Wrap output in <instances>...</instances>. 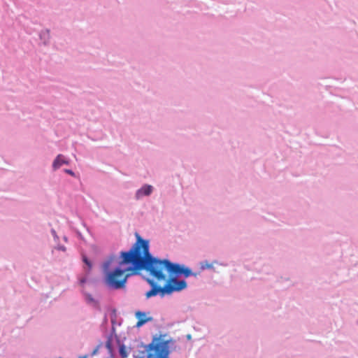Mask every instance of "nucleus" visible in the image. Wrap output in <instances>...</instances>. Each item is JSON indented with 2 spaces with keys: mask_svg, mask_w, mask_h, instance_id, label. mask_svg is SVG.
<instances>
[{
  "mask_svg": "<svg viewBox=\"0 0 358 358\" xmlns=\"http://www.w3.org/2000/svg\"><path fill=\"white\" fill-rule=\"evenodd\" d=\"M39 36L41 40L43 41V43L45 45L47 44L50 38V31L48 29L41 31L39 34Z\"/></svg>",
  "mask_w": 358,
  "mask_h": 358,
  "instance_id": "ddd939ff",
  "label": "nucleus"
},
{
  "mask_svg": "<svg viewBox=\"0 0 358 358\" xmlns=\"http://www.w3.org/2000/svg\"><path fill=\"white\" fill-rule=\"evenodd\" d=\"M64 172L71 176H75V173L71 169H64Z\"/></svg>",
  "mask_w": 358,
  "mask_h": 358,
  "instance_id": "6ab92c4d",
  "label": "nucleus"
},
{
  "mask_svg": "<svg viewBox=\"0 0 358 358\" xmlns=\"http://www.w3.org/2000/svg\"><path fill=\"white\" fill-rule=\"evenodd\" d=\"M144 251L145 253L147 271L150 275L159 281L165 280L166 275L163 273L165 269L169 278H178L179 277L188 278L193 276L195 278L200 273L193 272L192 270L184 264L171 262L170 260L160 259L152 256L150 252V243L144 239Z\"/></svg>",
  "mask_w": 358,
  "mask_h": 358,
  "instance_id": "f03ea898",
  "label": "nucleus"
},
{
  "mask_svg": "<svg viewBox=\"0 0 358 358\" xmlns=\"http://www.w3.org/2000/svg\"><path fill=\"white\" fill-rule=\"evenodd\" d=\"M110 320L112 323V329L110 334L108 336H113V345L114 348V350H115V345L118 347V352L121 357L126 358L127 357V352L126 350V345L123 343L121 340L117 337L116 333H115V325H120V323H117L116 322V310L113 309L112 312L110 314Z\"/></svg>",
  "mask_w": 358,
  "mask_h": 358,
  "instance_id": "423d86ee",
  "label": "nucleus"
},
{
  "mask_svg": "<svg viewBox=\"0 0 358 358\" xmlns=\"http://www.w3.org/2000/svg\"><path fill=\"white\" fill-rule=\"evenodd\" d=\"M136 243L129 250L120 252V260L113 269H110L111 260L103 262L104 282L109 289H123L131 276L139 274L143 270L147 271L144 238L138 233H136Z\"/></svg>",
  "mask_w": 358,
  "mask_h": 358,
  "instance_id": "f257e3e1",
  "label": "nucleus"
},
{
  "mask_svg": "<svg viewBox=\"0 0 358 358\" xmlns=\"http://www.w3.org/2000/svg\"><path fill=\"white\" fill-rule=\"evenodd\" d=\"M76 234H77V236H78V237L79 238L83 239L82 234H81L80 231H78L76 232Z\"/></svg>",
  "mask_w": 358,
  "mask_h": 358,
  "instance_id": "aec40b11",
  "label": "nucleus"
},
{
  "mask_svg": "<svg viewBox=\"0 0 358 358\" xmlns=\"http://www.w3.org/2000/svg\"><path fill=\"white\" fill-rule=\"evenodd\" d=\"M146 281L150 285L151 288L158 285V284L153 279L147 278Z\"/></svg>",
  "mask_w": 358,
  "mask_h": 358,
  "instance_id": "dca6fc26",
  "label": "nucleus"
},
{
  "mask_svg": "<svg viewBox=\"0 0 358 358\" xmlns=\"http://www.w3.org/2000/svg\"><path fill=\"white\" fill-rule=\"evenodd\" d=\"M153 187L150 185L145 184L139 188L135 194V199L137 200L141 199L144 196H150L153 192Z\"/></svg>",
  "mask_w": 358,
  "mask_h": 358,
  "instance_id": "9b49d317",
  "label": "nucleus"
},
{
  "mask_svg": "<svg viewBox=\"0 0 358 358\" xmlns=\"http://www.w3.org/2000/svg\"><path fill=\"white\" fill-rule=\"evenodd\" d=\"M69 162L63 155H58L52 162V169L56 171L59 169L62 165L68 164Z\"/></svg>",
  "mask_w": 358,
  "mask_h": 358,
  "instance_id": "f8f14e48",
  "label": "nucleus"
},
{
  "mask_svg": "<svg viewBox=\"0 0 358 358\" xmlns=\"http://www.w3.org/2000/svg\"><path fill=\"white\" fill-rule=\"evenodd\" d=\"M155 347L154 338L152 343L148 345H144L139 340H134L129 345H126V350L127 355L131 352L134 358H154L152 352H155Z\"/></svg>",
  "mask_w": 358,
  "mask_h": 358,
  "instance_id": "7ed1b4c3",
  "label": "nucleus"
},
{
  "mask_svg": "<svg viewBox=\"0 0 358 358\" xmlns=\"http://www.w3.org/2000/svg\"><path fill=\"white\" fill-rule=\"evenodd\" d=\"M113 341V336H109L107 338L105 345L100 342L90 354L80 355L78 358H114L115 350Z\"/></svg>",
  "mask_w": 358,
  "mask_h": 358,
  "instance_id": "20e7f679",
  "label": "nucleus"
},
{
  "mask_svg": "<svg viewBox=\"0 0 358 358\" xmlns=\"http://www.w3.org/2000/svg\"><path fill=\"white\" fill-rule=\"evenodd\" d=\"M63 239H64V241L65 242H67V241H68L67 237H66V236H65L63 237Z\"/></svg>",
  "mask_w": 358,
  "mask_h": 358,
  "instance_id": "412c9836",
  "label": "nucleus"
},
{
  "mask_svg": "<svg viewBox=\"0 0 358 358\" xmlns=\"http://www.w3.org/2000/svg\"><path fill=\"white\" fill-rule=\"evenodd\" d=\"M201 269H214L213 264L208 263L207 261L201 263Z\"/></svg>",
  "mask_w": 358,
  "mask_h": 358,
  "instance_id": "2eb2a0df",
  "label": "nucleus"
},
{
  "mask_svg": "<svg viewBox=\"0 0 358 358\" xmlns=\"http://www.w3.org/2000/svg\"><path fill=\"white\" fill-rule=\"evenodd\" d=\"M145 295L148 299L157 295L160 296L161 297H164L165 295H168L166 285L164 287H161L159 285L156 287H153L149 291H148Z\"/></svg>",
  "mask_w": 358,
  "mask_h": 358,
  "instance_id": "6e6552de",
  "label": "nucleus"
},
{
  "mask_svg": "<svg viewBox=\"0 0 358 358\" xmlns=\"http://www.w3.org/2000/svg\"><path fill=\"white\" fill-rule=\"evenodd\" d=\"M187 286V282L185 280H180L178 278H169L166 287L168 294H171L175 292H180L185 289Z\"/></svg>",
  "mask_w": 358,
  "mask_h": 358,
  "instance_id": "0eeeda50",
  "label": "nucleus"
},
{
  "mask_svg": "<svg viewBox=\"0 0 358 358\" xmlns=\"http://www.w3.org/2000/svg\"><path fill=\"white\" fill-rule=\"evenodd\" d=\"M56 249L58 250L63 251V252H65L66 250L65 246H64L62 245H59V244L57 245V246L56 247Z\"/></svg>",
  "mask_w": 358,
  "mask_h": 358,
  "instance_id": "a211bd4d",
  "label": "nucleus"
},
{
  "mask_svg": "<svg viewBox=\"0 0 358 358\" xmlns=\"http://www.w3.org/2000/svg\"><path fill=\"white\" fill-rule=\"evenodd\" d=\"M83 262L85 266L87 267V271H90L92 269V264L91 261L85 255L83 256Z\"/></svg>",
  "mask_w": 358,
  "mask_h": 358,
  "instance_id": "4468645a",
  "label": "nucleus"
},
{
  "mask_svg": "<svg viewBox=\"0 0 358 358\" xmlns=\"http://www.w3.org/2000/svg\"><path fill=\"white\" fill-rule=\"evenodd\" d=\"M148 315L149 313H145L141 310L136 311L135 313V317L138 320V322L136 326L137 327H141L147 322L153 321V317L151 316H148Z\"/></svg>",
  "mask_w": 358,
  "mask_h": 358,
  "instance_id": "9d476101",
  "label": "nucleus"
},
{
  "mask_svg": "<svg viewBox=\"0 0 358 358\" xmlns=\"http://www.w3.org/2000/svg\"><path fill=\"white\" fill-rule=\"evenodd\" d=\"M85 282V279H82V280H80V283H84Z\"/></svg>",
  "mask_w": 358,
  "mask_h": 358,
  "instance_id": "4be33fe9",
  "label": "nucleus"
},
{
  "mask_svg": "<svg viewBox=\"0 0 358 358\" xmlns=\"http://www.w3.org/2000/svg\"><path fill=\"white\" fill-rule=\"evenodd\" d=\"M51 234L55 240V242L58 241H59V236H57L55 230L54 229H52L51 231Z\"/></svg>",
  "mask_w": 358,
  "mask_h": 358,
  "instance_id": "f3484780",
  "label": "nucleus"
},
{
  "mask_svg": "<svg viewBox=\"0 0 358 358\" xmlns=\"http://www.w3.org/2000/svg\"><path fill=\"white\" fill-rule=\"evenodd\" d=\"M162 335L159 337L154 336L155 344V355L157 358H169L170 352L176 351L178 345L176 341L173 339L164 341Z\"/></svg>",
  "mask_w": 358,
  "mask_h": 358,
  "instance_id": "39448f33",
  "label": "nucleus"
},
{
  "mask_svg": "<svg viewBox=\"0 0 358 358\" xmlns=\"http://www.w3.org/2000/svg\"><path fill=\"white\" fill-rule=\"evenodd\" d=\"M153 354H154V358H157V357L155 355V352H154Z\"/></svg>",
  "mask_w": 358,
  "mask_h": 358,
  "instance_id": "5701e85b",
  "label": "nucleus"
},
{
  "mask_svg": "<svg viewBox=\"0 0 358 358\" xmlns=\"http://www.w3.org/2000/svg\"><path fill=\"white\" fill-rule=\"evenodd\" d=\"M83 296L85 303L94 310H100L101 305L99 301L94 298L91 294L83 292Z\"/></svg>",
  "mask_w": 358,
  "mask_h": 358,
  "instance_id": "1a4fd4ad",
  "label": "nucleus"
}]
</instances>
